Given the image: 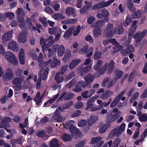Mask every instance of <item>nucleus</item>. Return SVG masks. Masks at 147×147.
I'll return each instance as SVG.
<instances>
[{
    "mask_svg": "<svg viewBox=\"0 0 147 147\" xmlns=\"http://www.w3.org/2000/svg\"><path fill=\"white\" fill-rule=\"evenodd\" d=\"M13 34V31H9L5 33L2 37V40L3 42H5L10 40Z\"/></svg>",
    "mask_w": 147,
    "mask_h": 147,
    "instance_id": "obj_9",
    "label": "nucleus"
},
{
    "mask_svg": "<svg viewBox=\"0 0 147 147\" xmlns=\"http://www.w3.org/2000/svg\"><path fill=\"white\" fill-rule=\"evenodd\" d=\"M97 98V97L94 96L92 97L88 101L87 103V107L86 108V110H88L89 109L92 108L93 105V103L95 101Z\"/></svg>",
    "mask_w": 147,
    "mask_h": 147,
    "instance_id": "obj_15",
    "label": "nucleus"
},
{
    "mask_svg": "<svg viewBox=\"0 0 147 147\" xmlns=\"http://www.w3.org/2000/svg\"><path fill=\"white\" fill-rule=\"evenodd\" d=\"M86 140L81 141L76 145V147H83L86 143Z\"/></svg>",
    "mask_w": 147,
    "mask_h": 147,
    "instance_id": "obj_63",
    "label": "nucleus"
},
{
    "mask_svg": "<svg viewBox=\"0 0 147 147\" xmlns=\"http://www.w3.org/2000/svg\"><path fill=\"white\" fill-rule=\"evenodd\" d=\"M26 23L30 29H31L32 27V24L31 20L29 18H27L26 20Z\"/></svg>",
    "mask_w": 147,
    "mask_h": 147,
    "instance_id": "obj_59",
    "label": "nucleus"
},
{
    "mask_svg": "<svg viewBox=\"0 0 147 147\" xmlns=\"http://www.w3.org/2000/svg\"><path fill=\"white\" fill-rule=\"evenodd\" d=\"M105 22L103 20H99L96 21L95 23L91 25L92 28H98L99 27H102L105 24Z\"/></svg>",
    "mask_w": 147,
    "mask_h": 147,
    "instance_id": "obj_19",
    "label": "nucleus"
},
{
    "mask_svg": "<svg viewBox=\"0 0 147 147\" xmlns=\"http://www.w3.org/2000/svg\"><path fill=\"white\" fill-rule=\"evenodd\" d=\"M115 73V77L114 79H116L117 80L120 78L122 76V72L121 71H116Z\"/></svg>",
    "mask_w": 147,
    "mask_h": 147,
    "instance_id": "obj_58",
    "label": "nucleus"
},
{
    "mask_svg": "<svg viewBox=\"0 0 147 147\" xmlns=\"http://www.w3.org/2000/svg\"><path fill=\"white\" fill-rule=\"evenodd\" d=\"M14 75L13 69L11 68H7L5 70V75L3 77V80L4 81L11 80L14 78Z\"/></svg>",
    "mask_w": 147,
    "mask_h": 147,
    "instance_id": "obj_5",
    "label": "nucleus"
},
{
    "mask_svg": "<svg viewBox=\"0 0 147 147\" xmlns=\"http://www.w3.org/2000/svg\"><path fill=\"white\" fill-rule=\"evenodd\" d=\"M114 1L115 0H110L106 2H101L99 3L98 4L100 8H101L109 6L110 4L113 3Z\"/></svg>",
    "mask_w": 147,
    "mask_h": 147,
    "instance_id": "obj_24",
    "label": "nucleus"
},
{
    "mask_svg": "<svg viewBox=\"0 0 147 147\" xmlns=\"http://www.w3.org/2000/svg\"><path fill=\"white\" fill-rule=\"evenodd\" d=\"M126 6L131 11H134L136 9L133 7V3L132 0H127L126 2Z\"/></svg>",
    "mask_w": 147,
    "mask_h": 147,
    "instance_id": "obj_25",
    "label": "nucleus"
},
{
    "mask_svg": "<svg viewBox=\"0 0 147 147\" xmlns=\"http://www.w3.org/2000/svg\"><path fill=\"white\" fill-rule=\"evenodd\" d=\"M80 61L81 60L80 59L73 61L71 62L69 65V68L71 69H73L80 63Z\"/></svg>",
    "mask_w": 147,
    "mask_h": 147,
    "instance_id": "obj_29",
    "label": "nucleus"
},
{
    "mask_svg": "<svg viewBox=\"0 0 147 147\" xmlns=\"http://www.w3.org/2000/svg\"><path fill=\"white\" fill-rule=\"evenodd\" d=\"M121 141V139L119 138H116L113 142V147H118Z\"/></svg>",
    "mask_w": 147,
    "mask_h": 147,
    "instance_id": "obj_55",
    "label": "nucleus"
},
{
    "mask_svg": "<svg viewBox=\"0 0 147 147\" xmlns=\"http://www.w3.org/2000/svg\"><path fill=\"white\" fill-rule=\"evenodd\" d=\"M52 7L55 11H57L59 10L60 8V5L59 4L56 3V2H54L52 4Z\"/></svg>",
    "mask_w": 147,
    "mask_h": 147,
    "instance_id": "obj_47",
    "label": "nucleus"
},
{
    "mask_svg": "<svg viewBox=\"0 0 147 147\" xmlns=\"http://www.w3.org/2000/svg\"><path fill=\"white\" fill-rule=\"evenodd\" d=\"M71 51L69 50H67L66 51L64 57L62 59V60L65 63L67 62L71 57Z\"/></svg>",
    "mask_w": 147,
    "mask_h": 147,
    "instance_id": "obj_16",
    "label": "nucleus"
},
{
    "mask_svg": "<svg viewBox=\"0 0 147 147\" xmlns=\"http://www.w3.org/2000/svg\"><path fill=\"white\" fill-rule=\"evenodd\" d=\"M5 57L7 60L14 65H16L18 63L17 59L15 55L11 52L8 51L5 53Z\"/></svg>",
    "mask_w": 147,
    "mask_h": 147,
    "instance_id": "obj_3",
    "label": "nucleus"
},
{
    "mask_svg": "<svg viewBox=\"0 0 147 147\" xmlns=\"http://www.w3.org/2000/svg\"><path fill=\"white\" fill-rule=\"evenodd\" d=\"M40 92H38L33 99L36 102V104L38 105H39L41 102L42 98L44 95L43 94L41 97H40Z\"/></svg>",
    "mask_w": 147,
    "mask_h": 147,
    "instance_id": "obj_22",
    "label": "nucleus"
},
{
    "mask_svg": "<svg viewBox=\"0 0 147 147\" xmlns=\"http://www.w3.org/2000/svg\"><path fill=\"white\" fill-rule=\"evenodd\" d=\"M88 49V46L86 45L82 47L79 51V53L81 55L84 54Z\"/></svg>",
    "mask_w": 147,
    "mask_h": 147,
    "instance_id": "obj_46",
    "label": "nucleus"
},
{
    "mask_svg": "<svg viewBox=\"0 0 147 147\" xmlns=\"http://www.w3.org/2000/svg\"><path fill=\"white\" fill-rule=\"evenodd\" d=\"M102 139V137H101L92 138L91 142V143L92 144H94L99 141L101 140Z\"/></svg>",
    "mask_w": 147,
    "mask_h": 147,
    "instance_id": "obj_49",
    "label": "nucleus"
},
{
    "mask_svg": "<svg viewBox=\"0 0 147 147\" xmlns=\"http://www.w3.org/2000/svg\"><path fill=\"white\" fill-rule=\"evenodd\" d=\"M102 65V61L100 60H98L93 66L94 70L98 71L101 75L103 74L107 70V73L110 74L114 69V62L113 61H110L109 63L105 64L101 69H100Z\"/></svg>",
    "mask_w": 147,
    "mask_h": 147,
    "instance_id": "obj_1",
    "label": "nucleus"
},
{
    "mask_svg": "<svg viewBox=\"0 0 147 147\" xmlns=\"http://www.w3.org/2000/svg\"><path fill=\"white\" fill-rule=\"evenodd\" d=\"M86 140L81 141L76 145V147H83L86 143Z\"/></svg>",
    "mask_w": 147,
    "mask_h": 147,
    "instance_id": "obj_62",
    "label": "nucleus"
},
{
    "mask_svg": "<svg viewBox=\"0 0 147 147\" xmlns=\"http://www.w3.org/2000/svg\"><path fill=\"white\" fill-rule=\"evenodd\" d=\"M49 144L51 147H58V141L56 138L52 139L49 142Z\"/></svg>",
    "mask_w": 147,
    "mask_h": 147,
    "instance_id": "obj_31",
    "label": "nucleus"
},
{
    "mask_svg": "<svg viewBox=\"0 0 147 147\" xmlns=\"http://www.w3.org/2000/svg\"><path fill=\"white\" fill-rule=\"evenodd\" d=\"M135 50L134 48L131 45L128 46L127 49L125 50L126 53H129L131 52H134Z\"/></svg>",
    "mask_w": 147,
    "mask_h": 147,
    "instance_id": "obj_48",
    "label": "nucleus"
},
{
    "mask_svg": "<svg viewBox=\"0 0 147 147\" xmlns=\"http://www.w3.org/2000/svg\"><path fill=\"white\" fill-rule=\"evenodd\" d=\"M138 34H135L133 36V38L136 39L135 46L137 47L140 44V42L142 40H140V39L137 37Z\"/></svg>",
    "mask_w": 147,
    "mask_h": 147,
    "instance_id": "obj_41",
    "label": "nucleus"
},
{
    "mask_svg": "<svg viewBox=\"0 0 147 147\" xmlns=\"http://www.w3.org/2000/svg\"><path fill=\"white\" fill-rule=\"evenodd\" d=\"M75 28V26H73L69 28L65 32L64 34V36L65 38H69L72 34L73 31Z\"/></svg>",
    "mask_w": 147,
    "mask_h": 147,
    "instance_id": "obj_17",
    "label": "nucleus"
},
{
    "mask_svg": "<svg viewBox=\"0 0 147 147\" xmlns=\"http://www.w3.org/2000/svg\"><path fill=\"white\" fill-rule=\"evenodd\" d=\"M65 13L66 15L68 16L74 14V17L75 16H76V14H75V10L73 8L71 7H68L66 9Z\"/></svg>",
    "mask_w": 147,
    "mask_h": 147,
    "instance_id": "obj_21",
    "label": "nucleus"
},
{
    "mask_svg": "<svg viewBox=\"0 0 147 147\" xmlns=\"http://www.w3.org/2000/svg\"><path fill=\"white\" fill-rule=\"evenodd\" d=\"M5 15L6 17L9 18L10 20H12L15 17V14L11 12L6 13Z\"/></svg>",
    "mask_w": 147,
    "mask_h": 147,
    "instance_id": "obj_54",
    "label": "nucleus"
},
{
    "mask_svg": "<svg viewBox=\"0 0 147 147\" xmlns=\"http://www.w3.org/2000/svg\"><path fill=\"white\" fill-rule=\"evenodd\" d=\"M94 48L92 47H90L86 53V57H89L92 55Z\"/></svg>",
    "mask_w": 147,
    "mask_h": 147,
    "instance_id": "obj_51",
    "label": "nucleus"
},
{
    "mask_svg": "<svg viewBox=\"0 0 147 147\" xmlns=\"http://www.w3.org/2000/svg\"><path fill=\"white\" fill-rule=\"evenodd\" d=\"M68 66L67 65H63L61 69L60 73L61 74H64L67 70Z\"/></svg>",
    "mask_w": 147,
    "mask_h": 147,
    "instance_id": "obj_61",
    "label": "nucleus"
},
{
    "mask_svg": "<svg viewBox=\"0 0 147 147\" xmlns=\"http://www.w3.org/2000/svg\"><path fill=\"white\" fill-rule=\"evenodd\" d=\"M45 132L43 130L38 131L36 132V135L38 137H44L46 135Z\"/></svg>",
    "mask_w": 147,
    "mask_h": 147,
    "instance_id": "obj_56",
    "label": "nucleus"
},
{
    "mask_svg": "<svg viewBox=\"0 0 147 147\" xmlns=\"http://www.w3.org/2000/svg\"><path fill=\"white\" fill-rule=\"evenodd\" d=\"M147 33V30H144L142 32H138L136 34H138L137 37L140 39V40H142L144 36H145Z\"/></svg>",
    "mask_w": 147,
    "mask_h": 147,
    "instance_id": "obj_33",
    "label": "nucleus"
},
{
    "mask_svg": "<svg viewBox=\"0 0 147 147\" xmlns=\"http://www.w3.org/2000/svg\"><path fill=\"white\" fill-rule=\"evenodd\" d=\"M18 44L16 42L12 41L8 45V48L15 52H18L19 50Z\"/></svg>",
    "mask_w": 147,
    "mask_h": 147,
    "instance_id": "obj_10",
    "label": "nucleus"
},
{
    "mask_svg": "<svg viewBox=\"0 0 147 147\" xmlns=\"http://www.w3.org/2000/svg\"><path fill=\"white\" fill-rule=\"evenodd\" d=\"M63 140L64 141H67L70 140L71 139L72 136L71 135L67 134L65 133L62 136Z\"/></svg>",
    "mask_w": 147,
    "mask_h": 147,
    "instance_id": "obj_36",
    "label": "nucleus"
},
{
    "mask_svg": "<svg viewBox=\"0 0 147 147\" xmlns=\"http://www.w3.org/2000/svg\"><path fill=\"white\" fill-rule=\"evenodd\" d=\"M132 19L130 16H127L124 22V26L126 27L128 26L130 23L132 21Z\"/></svg>",
    "mask_w": 147,
    "mask_h": 147,
    "instance_id": "obj_38",
    "label": "nucleus"
},
{
    "mask_svg": "<svg viewBox=\"0 0 147 147\" xmlns=\"http://www.w3.org/2000/svg\"><path fill=\"white\" fill-rule=\"evenodd\" d=\"M59 93L56 94L53 98L50 99L48 100L47 102L45 104V105H47L48 103L51 104L53 103L59 97Z\"/></svg>",
    "mask_w": 147,
    "mask_h": 147,
    "instance_id": "obj_37",
    "label": "nucleus"
},
{
    "mask_svg": "<svg viewBox=\"0 0 147 147\" xmlns=\"http://www.w3.org/2000/svg\"><path fill=\"white\" fill-rule=\"evenodd\" d=\"M74 123V122L73 121H69L64 125V127L66 129H68L69 127L70 128L71 126H73V124Z\"/></svg>",
    "mask_w": 147,
    "mask_h": 147,
    "instance_id": "obj_50",
    "label": "nucleus"
},
{
    "mask_svg": "<svg viewBox=\"0 0 147 147\" xmlns=\"http://www.w3.org/2000/svg\"><path fill=\"white\" fill-rule=\"evenodd\" d=\"M55 79L56 80V82L59 84L61 83L63 81L64 78L62 76H60L59 74L57 73L55 77Z\"/></svg>",
    "mask_w": 147,
    "mask_h": 147,
    "instance_id": "obj_32",
    "label": "nucleus"
},
{
    "mask_svg": "<svg viewBox=\"0 0 147 147\" xmlns=\"http://www.w3.org/2000/svg\"><path fill=\"white\" fill-rule=\"evenodd\" d=\"M52 17L55 20L59 21L65 18V16L60 13H57L53 15Z\"/></svg>",
    "mask_w": 147,
    "mask_h": 147,
    "instance_id": "obj_27",
    "label": "nucleus"
},
{
    "mask_svg": "<svg viewBox=\"0 0 147 147\" xmlns=\"http://www.w3.org/2000/svg\"><path fill=\"white\" fill-rule=\"evenodd\" d=\"M106 118L110 122H112L117 119V116L116 114L109 112L107 114Z\"/></svg>",
    "mask_w": 147,
    "mask_h": 147,
    "instance_id": "obj_14",
    "label": "nucleus"
},
{
    "mask_svg": "<svg viewBox=\"0 0 147 147\" xmlns=\"http://www.w3.org/2000/svg\"><path fill=\"white\" fill-rule=\"evenodd\" d=\"M109 42L113 44H114L116 46V47L114 49L113 52L114 53L119 51L122 49V46L119 45V44L116 42L115 39L112 38L110 39L109 40Z\"/></svg>",
    "mask_w": 147,
    "mask_h": 147,
    "instance_id": "obj_12",
    "label": "nucleus"
},
{
    "mask_svg": "<svg viewBox=\"0 0 147 147\" xmlns=\"http://www.w3.org/2000/svg\"><path fill=\"white\" fill-rule=\"evenodd\" d=\"M73 105V101H70L65 103L63 105V108L64 109H67L69 108Z\"/></svg>",
    "mask_w": 147,
    "mask_h": 147,
    "instance_id": "obj_44",
    "label": "nucleus"
},
{
    "mask_svg": "<svg viewBox=\"0 0 147 147\" xmlns=\"http://www.w3.org/2000/svg\"><path fill=\"white\" fill-rule=\"evenodd\" d=\"M92 67V65H89L84 66L83 65L80 68V73L81 76H83L86 72L90 71Z\"/></svg>",
    "mask_w": 147,
    "mask_h": 147,
    "instance_id": "obj_11",
    "label": "nucleus"
},
{
    "mask_svg": "<svg viewBox=\"0 0 147 147\" xmlns=\"http://www.w3.org/2000/svg\"><path fill=\"white\" fill-rule=\"evenodd\" d=\"M16 13L17 15V16L19 17L20 16H24L25 15V13L23 9L21 8H18Z\"/></svg>",
    "mask_w": 147,
    "mask_h": 147,
    "instance_id": "obj_40",
    "label": "nucleus"
},
{
    "mask_svg": "<svg viewBox=\"0 0 147 147\" xmlns=\"http://www.w3.org/2000/svg\"><path fill=\"white\" fill-rule=\"evenodd\" d=\"M76 80H75L73 79L69 83L67 84L66 85V87L70 88H71L74 87L75 85V84L76 83Z\"/></svg>",
    "mask_w": 147,
    "mask_h": 147,
    "instance_id": "obj_52",
    "label": "nucleus"
},
{
    "mask_svg": "<svg viewBox=\"0 0 147 147\" xmlns=\"http://www.w3.org/2000/svg\"><path fill=\"white\" fill-rule=\"evenodd\" d=\"M42 52L45 54H46V52L48 51V55L49 57H51L53 55V53L51 49H48L47 50V47L45 46H42Z\"/></svg>",
    "mask_w": 147,
    "mask_h": 147,
    "instance_id": "obj_28",
    "label": "nucleus"
},
{
    "mask_svg": "<svg viewBox=\"0 0 147 147\" xmlns=\"http://www.w3.org/2000/svg\"><path fill=\"white\" fill-rule=\"evenodd\" d=\"M123 29L121 25L119 26H117L114 28L113 35L115 34H117L118 35L120 34L123 33Z\"/></svg>",
    "mask_w": 147,
    "mask_h": 147,
    "instance_id": "obj_26",
    "label": "nucleus"
},
{
    "mask_svg": "<svg viewBox=\"0 0 147 147\" xmlns=\"http://www.w3.org/2000/svg\"><path fill=\"white\" fill-rule=\"evenodd\" d=\"M22 82L21 80L19 78H14L12 81V83L13 84L18 85Z\"/></svg>",
    "mask_w": 147,
    "mask_h": 147,
    "instance_id": "obj_53",
    "label": "nucleus"
},
{
    "mask_svg": "<svg viewBox=\"0 0 147 147\" xmlns=\"http://www.w3.org/2000/svg\"><path fill=\"white\" fill-rule=\"evenodd\" d=\"M100 128L99 129V133L101 134H102L105 132L106 130L110 126L109 124L105 123V124L103 123H100Z\"/></svg>",
    "mask_w": 147,
    "mask_h": 147,
    "instance_id": "obj_13",
    "label": "nucleus"
},
{
    "mask_svg": "<svg viewBox=\"0 0 147 147\" xmlns=\"http://www.w3.org/2000/svg\"><path fill=\"white\" fill-rule=\"evenodd\" d=\"M55 119L58 122H62L63 121L62 118L59 114H55L52 118V120Z\"/></svg>",
    "mask_w": 147,
    "mask_h": 147,
    "instance_id": "obj_35",
    "label": "nucleus"
},
{
    "mask_svg": "<svg viewBox=\"0 0 147 147\" xmlns=\"http://www.w3.org/2000/svg\"><path fill=\"white\" fill-rule=\"evenodd\" d=\"M74 94L71 92H64L59 98L58 101L63 100V99L65 100H68L72 98L74 96Z\"/></svg>",
    "mask_w": 147,
    "mask_h": 147,
    "instance_id": "obj_7",
    "label": "nucleus"
},
{
    "mask_svg": "<svg viewBox=\"0 0 147 147\" xmlns=\"http://www.w3.org/2000/svg\"><path fill=\"white\" fill-rule=\"evenodd\" d=\"M43 59L42 54V53H40L37 59V61L39 63V66L41 69L38 73V76L40 77H42L43 80H45L47 78L49 69L48 68H47L43 70V68L48 65L51 61V59H49L46 62H42Z\"/></svg>",
    "mask_w": 147,
    "mask_h": 147,
    "instance_id": "obj_2",
    "label": "nucleus"
},
{
    "mask_svg": "<svg viewBox=\"0 0 147 147\" xmlns=\"http://www.w3.org/2000/svg\"><path fill=\"white\" fill-rule=\"evenodd\" d=\"M125 124L122 123L120 126L117 127L115 129L112 131L111 134H114L117 136H119L125 131Z\"/></svg>",
    "mask_w": 147,
    "mask_h": 147,
    "instance_id": "obj_6",
    "label": "nucleus"
},
{
    "mask_svg": "<svg viewBox=\"0 0 147 147\" xmlns=\"http://www.w3.org/2000/svg\"><path fill=\"white\" fill-rule=\"evenodd\" d=\"M137 22V21L136 20L132 22V26L128 31L129 35H132L135 32L137 27V26L136 24Z\"/></svg>",
    "mask_w": 147,
    "mask_h": 147,
    "instance_id": "obj_18",
    "label": "nucleus"
},
{
    "mask_svg": "<svg viewBox=\"0 0 147 147\" xmlns=\"http://www.w3.org/2000/svg\"><path fill=\"white\" fill-rule=\"evenodd\" d=\"M120 98H121L118 96L115 98L111 104L110 107L111 108L114 107L116 105L117 103L119 101Z\"/></svg>",
    "mask_w": 147,
    "mask_h": 147,
    "instance_id": "obj_34",
    "label": "nucleus"
},
{
    "mask_svg": "<svg viewBox=\"0 0 147 147\" xmlns=\"http://www.w3.org/2000/svg\"><path fill=\"white\" fill-rule=\"evenodd\" d=\"M113 25L110 23L106 27L105 30H104L103 35L107 38H111L113 35V31L114 28Z\"/></svg>",
    "mask_w": 147,
    "mask_h": 147,
    "instance_id": "obj_4",
    "label": "nucleus"
},
{
    "mask_svg": "<svg viewBox=\"0 0 147 147\" xmlns=\"http://www.w3.org/2000/svg\"><path fill=\"white\" fill-rule=\"evenodd\" d=\"M26 34L25 33H20L18 37L19 43H24L26 41Z\"/></svg>",
    "mask_w": 147,
    "mask_h": 147,
    "instance_id": "obj_20",
    "label": "nucleus"
},
{
    "mask_svg": "<svg viewBox=\"0 0 147 147\" xmlns=\"http://www.w3.org/2000/svg\"><path fill=\"white\" fill-rule=\"evenodd\" d=\"M65 51V48L63 45H61L59 47L57 53V55L59 57H62Z\"/></svg>",
    "mask_w": 147,
    "mask_h": 147,
    "instance_id": "obj_30",
    "label": "nucleus"
},
{
    "mask_svg": "<svg viewBox=\"0 0 147 147\" xmlns=\"http://www.w3.org/2000/svg\"><path fill=\"white\" fill-rule=\"evenodd\" d=\"M141 12L139 10L134 12L132 15V18L134 19L137 18L141 16Z\"/></svg>",
    "mask_w": 147,
    "mask_h": 147,
    "instance_id": "obj_43",
    "label": "nucleus"
},
{
    "mask_svg": "<svg viewBox=\"0 0 147 147\" xmlns=\"http://www.w3.org/2000/svg\"><path fill=\"white\" fill-rule=\"evenodd\" d=\"M82 28L80 25L77 26L76 29H75L74 30L73 35L74 36H76L78 35L81 29ZM76 29V28H75Z\"/></svg>",
    "mask_w": 147,
    "mask_h": 147,
    "instance_id": "obj_42",
    "label": "nucleus"
},
{
    "mask_svg": "<svg viewBox=\"0 0 147 147\" xmlns=\"http://www.w3.org/2000/svg\"><path fill=\"white\" fill-rule=\"evenodd\" d=\"M94 77L91 74H89L85 77V84L83 85V87L85 88L91 84L94 80Z\"/></svg>",
    "mask_w": 147,
    "mask_h": 147,
    "instance_id": "obj_8",
    "label": "nucleus"
},
{
    "mask_svg": "<svg viewBox=\"0 0 147 147\" xmlns=\"http://www.w3.org/2000/svg\"><path fill=\"white\" fill-rule=\"evenodd\" d=\"M102 31L101 28H95L93 30L94 36L95 38L99 37L102 35Z\"/></svg>",
    "mask_w": 147,
    "mask_h": 147,
    "instance_id": "obj_23",
    "label": "nucleus"
},
{
    "mask_svg": "<svg viewBox=\"0 0 147 147\" xmlns=\"http://www.w3.org/2000/svg\"><path fill=\"white\" fill-rule=\"evenodd\" d=\"M139 120L141 121L146 122L147 121V114H143L138 118Z\"/></svg>",
    "mask_w": 147,
    "mask_h": 147,
    "instance_id": "obj_45",
    "label": "nucleus"
},
{
    "mask_svg": "<svg viewBox=\"0 0 147 147\" xmlns=\"http://www.w3.org/2000/svg\"><path fill=\"white\" fill-rule=\"evenodd\" d=\"M69 130L72 134H75L76 135H78L79 134V131L78 129L75 127L74 125L71 126L69 129Z\"/></svg>",
    "mask_w": 147,
    "mask_h": 147,
    "instance_id": "obj_39",
    "label": "nucleus"
},
{
    "mask_svg": "<svg viewBox=\"0 0 147 147\" xmlns=\"http://www.w3.org/2000/svg\"><path fill=\"white\" fill-rule=\"evenodd\" d=\"M62 33V31L61 29H59L57 30L55 34V40H57L59 39Z\"/></svg>",
    "mask_w": 147,
    "mask_h": 147,
    "instance_id": "obj_57",
    "label": "nucleus"
},
{
    "mask_svg": "<svg viewBox=\"0 0 147 147\" xmlns=\"http://www.w3.org/2000/svg\"><path fill=\"white\" fill-rule=\"evenodd\" d=\"M116 81L117 80L116 79H112L108 84L107 88H109L113 86L116 83Z\"/></svg>",
    "mask_w": 147,
    "mask_h": 147,
    "instance_id": "obj_60",
    "label": "nucleus"
},
{
    "mask_svg": "<svg viewBox=\"0 0 147 147\" xmlns=\"http://www.w3.org/2000/svg\"><path fill=\"white\" fill-rule=\"evenodd\" d=\"M86 140L81 141L76 145V147H83L86 143Z\"/></svg>",
    "mask_w": 147,
    "mask_h": 147,
    "instance_id": "obj_64",
    "label": "nucleus"
}]
</instances>
